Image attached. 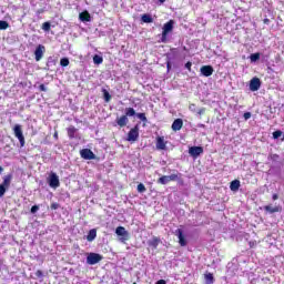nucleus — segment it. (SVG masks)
I'll list each match as a JSON object with an SVG mask.
<instances>
[{"mask_svg": "<svg viewBox=\"0 0 284 284\" xmlns=\"http://www.w3.org/2000/svg\"><path fill=\"white\" fill-rule=\"evenodd\" d=\"M8 28H10L8 21L0 20V30H8Z\"/></svg>", "mask_w": 284, "mask_h": 284, "instance_id": "7c9ffc66", "label": "nucleus"}, {"mask_svg": "<svg viewBox=\"0 0 284 284\" xmlns=\"http://www.w3.org/2000/svg\"><path fill=\"white\" fill-rule=\"evenodd\" d=\"M44 52H45V47L43 44H39L34 51L36 61H41V59H43Z\"/></svg>", "mask_w": 284, "mask_h": 284, "instance_id": "6e6552de", "label": "nucleus"}, {"mask_svg": "<svg viewBox=\"0 0 284 284\" xmlns=\"http://www.w3.org/2000/svg\"><path fill=\"white\" fill-rule=\"evenodd\" d=\"M1 172H3V166H0V174H1Z\"/></svg>", "mask_w": 284, "mask_h": 284, "instance_id": "864d4df0", "label": "nucleus"}, {"mask_svg": "<svg viewBox=\"0 0 284 284\" xmlns=\"http://www.w3.org/2000/svg\"><path fill=\"white\" fill-rule=\"evenodd\" d=\"M155 146H156V150H166L168 142L165 141V138L164 136H158Z\"/></svg>", "mask_w": 284, "mask_h": 284, "instance_id": "f8f14e48", "label": "nucleus"}, {"mask_svg": "<svg viewBox=\"0 0 284 284\" xmlns=\"http://www.w3.org/2000/svg\"><path fill=\"white\" fill-rule=\"evenodd\" d=\"M148 189H145V185L143 183L138 184V192H140V194H143V192H145Z\"/></svg>", "mask_w": 284, "mask_h": 284, "instance_id": "72a5a7b5", "label": "nucleus"}, {"mask_svg": "<svg viewBox=\"0 0 284 284\" xmlns=\"http://www.w3.org/2000/svg\"><path fill=\"white\" fill-rule=\"evenodd\" d=\"M189 154H191L193 159H197V156H201V154H203V146H191L189 149Z\"/></svg>", "mask_w": 284, "mask_h": 284, "instance_id": "1a4fd4ad", "label": "nucleus"}, {"mask_svg": "<svg viewBox=\"0 0 284 284\" xmlns=\"http://www.w3.org/2000/svg\"><path fill=\"white\" fill-rule=\"evenodd\" d=\"M185 68L186 70H189V72H192V62L191 61L186 62Z\"/></svg>", "mask_w": 284, "mask_h": 284, "instance_id": "58836bf2", "label": "nucleus"}, {"mask_svg": "<svg viewBox=\"0 0 284 284\" xmlns=\"http://www.w3.org/2000/svg\"><path fill=\"white\" fill-rule=\"evenodd\" d=\"M7 191L8 189L0 184V199L4 196Z\"/></svg>", "mask_w": 284, "mask_h": 284, "instance_id": "c9c22d12", "label": "nucleus"}, {"mask_svg": "<svg viewBox=\"0 0 284 284\" xmlns=\"http://www.w3.org/2000/svg\"><path fill=\"white\" fill-rule=\"evenodd\" d=\"M116 123L120 128H125L128 125V115H122L116 120Z\"/></svg>", "mask_w": 284, "mask_h": 284, "instance_id": "f3484780", "label": "nucleus"}, {"mask_svg": "<svg viewBox=\"0 0 284 284\" xmlns=\"http://www.w3.org/2000/svg\"><path fill=\"white\" fill-rule=\"evenodd\" d=\"M184 50H187V48H186V47H184Z\"/></svg>", "mask_w": 284, "mask_h": 284, "instance_id": "13d9d810", "label": "nucleus"}, {"mask_svg": "<svg viewBox=\"0 0 284 284\" xmlns=\"http://www.w3.org/2000/svg\"><path fill=\"white\" fill-rule=\"evenodd\" d=\"M115 234L118 236H128V231H125V227H123V226H118L115 229Z\"/></svg>", "mask_w": 284, "mask_h": 284, "instance_id": "aec40b11", "label": "nucleus"}, {"mask_svg": "<svg viewBox=\"0 0 284 284\" xmlns=\"http://www.w3.org/2000/svg\"><path fill=\"white\" fill-rule=\"evenodd\" d=\"M160 1V3H165V0H159Z\"/></svg>", "mask_w": 284, "mask_h": 284, "instance_id": "5fc2aeb1", "label": "nucleus"}, {"mask_svg": "<svg viewBox=\"0 0 284 284\" xmlns=\"http://www.w3.org/2000/svg\"><path fill=\"white\" fill-rule=\"evenodd\" d=\"M172 130L173 132H179L183 128V119L179 118L175 119L172 123Z\"/></svg>", "mask_w": 284, "mask_h": 284, "instance_id": "ddd939ff", "label": "nucleus"}, {"mask_svg": "<svg viewBox=\"0 0 284 284\" xmlns=\"http://www.w3.org/2000/svg\"><path fill=\"white\" fill-rule=\"evenodd\" d=\"M93 63H95V65H101V63H103V57L95 54L93 57Z\"/></svg>", "mask_w": 284, "mask_h": 284, "instance_id": "cd10ccee", "label": "nucleus"}, {"mask_svg": "<svg viewBox=\"0 0 284 284\" xmlns=\"http://www.w3.org/2000/svg\"><path fill=\"white\" fill-rule=\"evenodd\" d=\"M135 115H136V111L134 110V108H126L125 109L124 116H126V119H128V116H135Z\"/></svg>", "mask_w": 284, "mask_h": 284, "instance_id": "393cba45", "label": "nucleus"}, {"mask_svg": "<svg viewBox=\"0 0 284 284\" xmlns=\"http://www.w3.org/2000/svg\"><path fill=\"white\" fill-rule=\"evenodd\" d=\"M239 187H241V181L239 180H233L230 184V190L232 192H239Z\"/></svg>", "mask_w": 284, "mask_h": 284, "instance_id": "2eb2a0df", "label": "nucleus"}, {"mask_svg": "<svg viewBox=\"0 0 284 284\" xmlns=\"http://www.w3.org/2000/svg\"><path fill=\"white\" fill-rule=\"evenodd\" d=\"M53 139H55V141H59V132H54V134H53Z\"/></svg>", "mask_w": 284, "mask_h": 284, "instance_id": "de8ad7c7", "label": "nucleus"}, {"mask_svg": "<svg viewBox=\"0 0 284 284\" xmlns=\"http://www.w3.org/2000/svg\"><path fill=\"white\" fill-rule=\"evenodd\" d=\"M155 284H168V282H165V280H160Z\"/></svg>", "mask_w": 284, "mask_h": 284, "instance_id": "8fccbe9b", "label": "nucleus"}, {"mask_svg": "<svg viewBox=\"0 0 284 284\" xmlns=\"http://www.w3.org/2000/svg\"><path fill=\"white\" fill-rule=\"evenodd\" d=\"M192 108H196V104H190V105H189V109H190L191 111L194 110V109H192Z\"/></svg>", "mask_w": 284, "mask_h": 284, "instance_id": "3c124183", "label": "nucleus"}, {"mask_svg": "<svg viewBox=\"0 0 284 284\" xmlns=\"http://www.w3.org/2000/svg\"><path fill=\"white\" fill-rule=\"evenodd\" d=\"M13 133L16 139H18L20 146L23 148L26 145V136H23V130L21 129V124H16L13 126Z\"/></svg>", "mask_w": 284, "mask_h": 284, "instance_id": "f03ea898", "label": "nucleus"}, {"mask_svg": "<svg viewBox=\"0 0 284 284\" xmlns=\"http://www.w3.org/2000/svg\"><path fill=\"white\" fill-rule=\"evenodd\" d=\"M174 30V20L164 23L162 28L161 43H168V34Z\"/></svg>", "mask_w": 284, "mask_h": 284, "instance_id": "f257e3e1", "label": "nucleus"}, {"mask_svg": "<svg viewBox=\"0 0 284 284\" xmlns=\"http://www.w3.org/2000/svg\"><path fill=\"white\" fill-rule=\"evenodd\" d=\"M50 28H51L50 22L42 23V30H44V32H50Z\"/></svg>", "mask_w": 284, "mask_h": 284, "instance_id": "2f4dec72", "label": "nucleus"}, {"mask_svg": "<svg viewBox=\"0 0 284 284\" xmlns=\"http://www.w3.org/2000/svg\"><path fill=\"white\" fill-rule=\"evenodd\" d=\"M251 62L256 63L261 59V53L256 52L250 55Z\"/></svg>", "mask_w": 284, "mask_h": 284, "instance_id": "c85d7f7f", "label": "nucleus"}, {"mask_svg": "<svg viewBox=\"0 0 284 284\" xmlns=\"http://www.w3.org/2000/svg\"><path fill=\"white\" fill-rule=\"evenodd\" d=\"M248 246H250L251 248H254V247L256 246V241H250V242H248Z\"/></svg>", "mask_w": 284, "mask_h": 284, "instance_id": "79ce46f5", "label": "nucleus"}, {"mask_svg": "<svg viewBox=\"0 0 284 284\" xmlns=\"http://www.w3.org/2000/svg\"><path fill=\"white\" fill-rule=\"evenodd\" d=\"M97 239V230L92 229L89 231V234L87 236V241L92 242Z\"/></svg>", "mask_w": 284, "mask_h": 284, "instance_id": "b1692460", "label": "nucleus"}, {"mask_svg": "<svg viewBox=\"0 0 284 284\" xmlns=\"http://www.w3.org/2000/svg\"><path fill=\"white\" fill-rule=\"evenodd\" d=\"M263 23H264L265 26H270V19H268V18H265V19L263 20Z\"/></svg>", "mask_w": 284, "mask_h": 284, "instance_id": "49530a36", "label": "nucleus"}, {"mask_svg": "<svg viewBox=\"0 0 284 284\" xmlns=\"http://www.w3.org/2000/svg\"><path fill=\"white\" fill-rule=\"evenodd\" d=\"M265 212H270V214H275V212H278V206H272V205H266L264 206Z\"/></svg>", "mask_w": 284, "mask_h": 284, "instance_id": "a878e982", "label": "nucleus"}, {"mask_svg": "<svg viewBox=\"0 0 284 284\" xmlns=\"http://www.w3.org/2000/svg\"><path fill=\"white\" fill-rule=\"evenodd\" d=\"M159 185H168L170 183V178L168 175H162L160 179H158Z\"/></svg>", "mask_w": 284, "mask_h": 284, "instance_id": "5701e85b", "label": "nucleus"}, {"mask_svg": "<svg viewBox=\"0 0 284 284\" xmlns=\"http://www.w3.org/2000/svg\"><path fill=\"white\" fill-rule=\"evenodd\" d=\"M136 116L138 119H140V121H143V122L148 121V116H145V113H138Z\"/></svg>", "mask_w": 284, "mask_h": 284, "instance_id": "f704fd0d", "label": "nucleus"}, {"mask_svg": "<svg viewBox=\"0 0 284 284\" xmlns=\"http://www.w3.org/2000/svg\"><path fill=\"white\" fill-rule=\"evenodd\" d=\"M102 92H103L105 103H110V101L112 100V95L110 94V92H108V90L105 89H103Z\"/></svg>", "mask_w": 284, "mask_h": 284, "instance_id": "bb28decb", "label": "nucleus"}, {"mask_svg": "<svg viewBox=\"0 0 284 284\" xmlns=\"http://www.w3.org/2000/svg\"><path fill=\"white\" fill-rule=\"evenodd\" d=\"M67 134L69 136V139H74V135L77 134V129L74 126H69L67 129Z\"/></svg>", "mask_w": 284, "mask_h": 284, "instance_id": "4be33fe9", "label": "nucleus"}, {"mask_svg": "<svg viewBox=\"0 0 284 284\" xmlns=\"http://www.w3.org/2000/svg\"><path fill=\"white\" fill-rule=\"evenodd\" d=\"M281 136H283V131L277 130L273 132V139H281Z\"/></svg>", "mask_w": 284, "mask_h": 284, "instance_id": "473e14b6", "label": "nucleus"}, {"mask_svg": "<svg viewBox=\"0 0 284 284\" xmlns=\"http://www.w3.org/2000/svg\"><path fill=\"white\" fill-rule=\"evenodd\" d=\"M281 141H284V133H283V136H282Z\"/></svg>", "mask_w": 284, "mask_h": 284, "instance_id": "4d7b16f0", "label": "nucleus"}, {"mask_svg": "<svg viewBox=\"0 0 284 284\" xmlns=\"http://www.w3.org/2000/svg\"><path fill=\"white\" fill-rule=\"evenodd\" d=\"M11 181H12V175H7L3 178V182L0 185H3V187L8 190V187H10Z\"/></svg>", "mask_w": 284, "mask_h": 284, "instance_id": "412c9836", "label": "nucleus"}, {"mask_svg": "<svg viewBox=\"0 0 284 284\" xmlns=\"http://www.w3.org/2000/svg\"><path fill=\"white\" fill-rule=\"evenodd\" d=\"M60 65H61L62 68H68V65H70V59H68V58H62V59L60 60Z\"/></svg>", "mask_w": 284, "mask_h": 284, "instance_id": "c756f323", "label": "nucleus"}, {"mask_svg": "<svg viewBox=\"0 0 284 284\" xmlns=\"http://www.w3.org/2000/svg\"><path fill=\"white\" fill-rule=\"evenodd\" d=\"M166 68H168V70H170V68H172V65L170 64V62L166 63Z\"/></svg>", "mask_w": 284, "mask_h": 284, "instance_id": "603ef678", "label": "nucleus"}, {"mask_svg": "<svg viewBox=\"0 0 284 284\" xmlns=\"http://www.w3.org/2000/svg\"><path fill=\"white\" fill-rule=\"evenodd\" d=\"M174 235L178 236L181 247H185V245H187V240H185V235H183V230H175Z\"/></svg>", "mask_w": 284, "mask_h": 284, "instance_id": "0eeeda50", "label": "nucleus"}, {"mask_svg": "<svg viewBox=\"0 0 284 284\" xmlns=\"http://www.w3.org/2000/svg\"><path fill=\"white\" fill-rule=\"evenodd\" d=\"M204 281L205 284H214V274L210 272L204 273Z\"/></svg>", "mask_w": 284, "mask_h": 284, "instance_id": "dca6fc26", "label": "nucleus"}, {"mask_svg": "<svg viewBox=\"0 0 284 284\" xmlns=\"http://www.w3.org/2000/svg\"><path fill=\"white\" fill-rule=\"evenodd\" d=\"M200 128H205V124H201Z\"/></svg>", "mask_w": 284, "mask_h": 284, "instance_id": "6e6d98bb", "label": "nucleus"}, {"mask_svg": "<svg viewBox=\"0 0 284 284\" xmlns=\"http://www.w3.org/2000/svg\"><path fill=\"white\" fill-rule=\"evenodd\" d=\"M169 176V182L170 181H180L181 184H183V180L181 179V173H173L171 175H168Z\"/></svg>", "mask_w": 284, "mask_h": 284, "instance_id": "6ab92c4d", "label": "nucleus"}, {"mask_svg": "<svg viewBox=\"0 0 284 284\" xmlns=\"http://www.w3.org/2000/svg\"><path fill=\"white\" fill-rule=\"evenodd\" d=\"M272 199H273V201H278V194L274 193Z\"/></svg>", "mask_w": 284, "mask_h": 284, "instance_id": "09e8293b", "label": "nucleus"}, {"mask_svg": "<svg viewBox=\"0 0 284 284\" xmlns=\"http://www.w3.org/2000/svg\"><path fill=\"white\" fill-rule=\"evenodd\" d=\"M37 212H39V205H33L31 207V214H37Z\"/></svg>", "mask_w": 284, "mask_h": 284, "instance_id": "e433bc0d", "label": "nucleus"}, {"mask_svg": "<svg viewBox=\"0 0 284 284\" xmlns=\"http://www.w3.org/2000/svg\"><path fill=\"white\" fill-rule=\"evenodd\" d=\"M79 19L80 21H83V22H90L92 21V17L90 16V12L88 11H83L79 14Z\"/></svg>", "mask_w": 284, "mask_h": 284, "instance_id": "4468645a", "label": "nucleus"}, {"mask_svg": "<svg viewBox=\"0 0 284 284\" xmlns=\"http://www.w3.org/2000/svg\"><path fill=\"white\" fill-rule=\"evenodd\" d=\"M271 159H272V161H277L278 154H273V155H271Z\"/></svg>", "mask_w": 284, "mask_h": 284, "instance_id": "a18cd8bd", "label": "nucleus"}, {"mask_svg": "<svg viewBox=\"0 0 284 284\" xmlns=\"http://www.w3.org/2000/svg\"><path fill=\"white\" fill-rule=\"evenodd\" d=\"M36 276H37V278H43V271L38 270V271L36 272Z\"/></svg>", "mask_w": 284, "mask_h": 284, "instance_id": "4c0bfd02", "label": "nucleus"}, {"mask_svg": "<svg viewBox=\"0 0 284 284\" xmlns=\"http://www.w3.org/2000/svg\"><path fill=\"white\" fill-rule=\"evenodd\" d=\"M141 21L143 23H153L154 22V19L152 18V16L148 14V13H144L142 14L141 17Z\"/></svg>", "mask_w": 284, "mask_h": 284, "instance_id": "a211bd4d", "label": "nucleus"}, {"mask_svg": "<svg viewBox=\"0 0 284 284\" xmlns=\"http://www.w3.org/2000/svg\"><path fill=\"white\" fill-rule=\"evenodd\" d=\"M126 141H131L132 143L139 141V124L129 131Z\"/></svg>", "mask_w": 284, "mask_h": 284, "instance_id": "20e7f679", "label": "nucleus"}, {"mask_svg": "<svg viewBox=\"0 0 284 284\" xmlns=\"http://www.w3.org/2000/svg\"><path fill=\"white\" fill-rule=\"evenodd\" d=\"M200 72L203 77H212V74H214V68L212 65H203Z\"/></svg>", "mask_w": 284, "mask_h": 284, "instance_id": "9b49d317", "label": "nucleus"}, {"mask_svg": "<svg viewBox=\"0 0 284 284\" xmlns=\"http://www.w3.org/2000/svg\"><path fill=\"white\" fill-rule=\"evenodd\" d=\"M250 90H251V92H258V90H261V79H258L256 77L251 79Z\"/></svg>", "mask_w": 284, "mask_h": 284, "instance_id": "423d86ee", "label": "nucleus"}, {"mask_svg": "<svg viewBox=\"0 0 284 284\" xmlns=\"http://www.w3.org/2000/svg\"><path fill=\"white\" fill-rule=\"evenodd\" d=\"M243 118L245 119V121H247L248 119H252V113L251 112H245Z\"/></svg>", "mask_w": 284, "mask_h": 284, "instance_id": "a19ab883", "label": "nucleus"}, {"mask_svg": "<svg viewBox=\"0 0 284 284\" xmlns=\"http://www.w3.org/2000/svg\"><path fill=\"white\" fill-rule=\"evenodd\" d=\"M49 185L50 187H59V185H61V182L59 181V175H57V173L50 174Z\"/></svg>", "mask_w": 284, "mask_h": 284, "instance_id": "9d476101", "label": "nucleus"}, {"mask_svg": "<svg viewBox=\"0 0 284 284\" xmlns=\"http://www.w3.org/2000/svg\"><path fill=\"white\" fill-rule=\"evenodd\" d=\"M103 261V255L99 253H89L87 256L88 265H97V263H101Z\"/></svg>", "mask_w": 284, "mask_h": 284, "instance_id": "7ed1b4c3", "label": "nucleus"}, {"mask_svg": "<svg viewBox=\"0 0 284 284\" xmlns=\"http://www.w3.org/2000/svg\"><path fill=\"white\" fill-rule=\"evenodd\" d=\"M80 156L81 159H85V161H92L97 159V155H94V152H92L90 149H82L80 151Z\"/></svg>", "mask_w": 284, "mask_h": 284, "instance_id": "39448f33", "label": "nucleus"}, {"mask_svg": "<svg viewBox=\"0 0 284 284\" xmlns=\"http://www.w3.org/2000/svg\"><path fill=\"white\" fill-rule=\"evenodd\" d=\"M51 210H59V203H52Z\"/></svg>", "mask_w": 284, "mask_h": 284, "instance_id": "37998d69", "label": "nucleus"}, {"mask_svg": "<svg viewBox=\"0 0 284 284\" xmlns=\"http://www.w3.org/2000/svg\"><path fill=\"white\" fill-rule=\"evenodd\" d=\"M39 90L40 92H48V88H45V84H40Z\"/></svg>", "mask_w": 284, "mask_h": 284, "instance_id": "ea45409f", "label": "nucleus"}, {"mask_svg": "<svg viewBox=\"0 0 284 284\" xmlns=\"http://www.w3.org/2000/svg\"><path fill=\"white\" fill-rule=\"evenodd\" d=\"M197 114L201 116L203 114H205V108H202L197 111Z\"/></svg>", "mask_w": 284, "mask_h": 284, "instance_id": "c03bdc74", "label": "nucleus"}]
</instances>
